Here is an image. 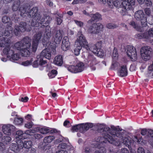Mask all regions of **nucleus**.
<instances>
[{
  "label": "nucleus",
  "mask_w": 153,
  "mask_h": 153,
  "mask_svg": "<svg viewBox=\"0 0 153 153\" xmlns=\"http://www.w3.org/2000/svg\"><path fill=\"white\" fill-rule=\"evenodd\" d=\"M30 9L29 6L24 5L21 7L19 10L21 13V16L22 17L27 15L29 18L33 17L31 23L32 26L37 27L39 24L47 25L52 20L51 18L46 15H41L40 13L38 12L37 7H33L30 10Z\"/></svg>",
  "instance_id": "nucleus-1"
},
{
  "label": "nucleus",
  "mask_w": 153,
  "mask_h": 153,
  "mask_svg": "<svg viewBox=\"0 0 153 153\" xmlns=\"http://www.w3.org/2000/svg\"><path fill=\"white\" fill-rule=\"evenodd\" d=\"M114 131L112 135L111 139L109 140V142L117 146H120L122 143L128 147L129 149L131 147V140L127 137L124 136V132L122 129L119 128V126H112Z\"/></svg>",
  "instance_id": "nucleus-2"
},
{
  "label": "nucleus",
  "mask_w": 153,
  "mask_h": 153,
  "mask_svg": "<svg viewBox=\"0 0 153 153\" xmlns=\"http://www.w3.org/2000/svg\"><path fill=\"white\" fill-rule=\"evenodd\" d=\"M112 126L115 127L114 126H111V128L103 124H96L93 125V129L99 132H102V134L103 137L100 138L99 141V143H105L106 140L108 142L109 140L111 139L112 133L114 131L112 129Z\"/></svg>",
  "instance_id": "nucleus-3"
},
{
  "label": "nucleus",
  "mask_w": 153,
  "mask_h": 153,
  "mask_svg": "<svg viewBox=\"0 0 153 153\" xmlns=\"http://www.w3.org/2000/svg\"><path fill=\"white\" fill-rule=\"evenodd\" d=\"M12 33V28L10 26L7 27L4 30L3 27H0V37L3 35L5 36L0 39V47H5L10 45Z\"/></svg>",
  "instance_id": "nucleus-4"
},
{
  "label": "nucleus",
  "mask_w": 153,
  "mask_h": 153,
  "mask_svg": "<svg viewBox=\"0 0 153 153\" xmlns=\"http://www.w3.org/2000/svg\"><path fill=\"white\" fill-rule=\"evenodd\" d=\"M47 48L44 49L41 53L40 56L44 57L46 59H51L52 54L56 53V51L55 44H49L47 46Z\"/></svg>",
  "instance_id": "nucleus-5"
},
{
  "label": "nucleus",
  "mask_w": 153,
  "mask_h": 153,
  "mask_svg": "<svg viewBox=\"0 0 153 153\" xmlns=\"http://www.w3.org/2000/svg\"><path fill=\"white\" fill-rule=\"evenodd\" d=\"M30 42L31 39L28 37H26L21 41L16 43L14 44V46L17 50L21 51L24 48H27V46H30Z\"/></svg>",
  "instance_id": "nucleus-6"
},
{
  "label": "nucleus",
  "mask_w": 153,
  "mask_h": 153,
  "mask_svg": "<svg viewBox=\"0 0 153 153\" xmlns=\"http://www.w3.org/2000/svg\"><path fill=\"white\" fill-rule=\"evenodd\" d=\"M135 4V0H125L122 2L120 7V12L127 13L128 11L131 10L132 6Z\"/></svg>",
  "instance_id": "nucleus-7"
},
{
  "label": "nucleus",
  "mask_w": 153,
  "mask_h": 153,
  "mask_svg": "<svg viewBox=\"0 0 153 153\" xmlns=\"http://www.w3.org/2000/svg\"><path fill=\"white\" fill-rule=\"evenodd\" d=\"M152 49L149 46L143 47L140 49V55L142 59L145 61H147L151 58Z\"/></svg>",
  "instance_id": "nucleus-8"
},
{
  "label": "nucleus",
  "mask_w": 153,
  "mask_h": 153,
  "mask_svg": "<svg viewBox=\"0 0 153 153\" xmlns=\"http://www.w3.org/2000/svg\"><path fill=\"white\" fill-rule=\"evenodd\" d=\"M103 28V26L101 23H94L88 27V31L91 34H97L102 31Z\"/></svg>",
  "instance_id": "nucleus-9"
},
{
  "label": "nucleus",
  "mask_w": 153,
  "mask_h": 153,
  "mask_svg": "<svg viewBox=\"0 0 153 153\" xmlns=\"http://www.w3.org/2000/svg\"><path fill=\"white\" fill-rule=\"evenodd\" d=\"M17 146H15L17 151H19L20 149L24 148L29 149L30 148L32 145V142L30 140L25 141L24 142L21 140H18L17 142Z\"/></svg>",
  "instance_id": "nucleus-10"
},
{
  "label": "nucleus",
  "mask_w": 153,
  "mask_h": 153,
  "mask_svg": "<svg viewBox=\"0 0 153 153\" xmlns=\"http://www.w3.org/2000/svg\"><path fill=\"white\" fill-rule=\"evenodd\" d=\"M134 17L136 19L141 22L142 26L145 27L147 25V19L143 11L140 10L137 11L135 13Z\"/></svg>",
  "instance_id": "nucleus-11"
},
{
  "label": "nucleus",
  "mask_w": 153,
  "mask_h": 153,
  "mask_svg": "<svg viewBox=\"0 0 153 153\" xmlns=\"http://www.w3.org/2000/svg\"><path fill=\"white\" fill-rule=\"evenodd\" d=\"M84 65L82 62H79L75 65L69 66L68 70L72 73H76L82 71L84 69Z\"/></svg>",
  "instance_id": "nucleus-12"
},
{
  "label": "nucleus",
  "mask_w": 153,
  "mask_h": 153,
  "mask_svg": "<svg viewBox=\"0 0 153 153\" xmlns=\"http://www.w3.org/2000/svg\"><path fill=\"white\" fill-rule=\"evenodd\" d=\"M10 45L5 47V48L3 50L4 53L7 55V57H10L11 56V59L13 60H18L19 57V54L16 53L13 55L14 51L10 48Z\"/></svg>",
  "instance_id": "nucleus-13"
},
{
  "label": "nucleus",
  "mask_w": 153,
  "mask_h": 153,
  "mask_svg": "<svg viewBox=\"0 0 153 153\" xmlns=\"http://www.w3.org/2000/svg\"><path fill=\"white\" fill-rule=\"evenodd\" d=\"M98 59L93 55H89L87 57V61L90 63V67L93 70H96V68L94 65L100 62Z\"/></svg>",
  "instance_id": "nucleus-14"
},
{
  "label": "nucleus",
  "mask_w": 153,
  "mask_h": 153,
  "mask_svg": "<svg viewBox=\"0 0 153 153\" xmlns=\"http://www.w3.org/2000/svg\"><path fill=\"white\" fill-rule=\"evenodd\" d=\"M77 37V39L75 42H77V45L85 48H88V43L86 41L85 37L82 34H81V32H78Z\"/></svg>",
  "instance_id": "nucleus-15"
},
{
  "label": "nucleus",
  "mask_w": 153,
  "mask_h": 153,
  "mask_svg": "<svg viewBox=\"0 0 153 153\" xmlns=\"http://www.w3.org/2000/svg\"><path fill=\"white\" fill-rule=\"evenodd\" d=\"M141 134L143 135H147L148 142L152 147L153 146V131L150 129L148 130L146 129H143L141 131Z\"/></svg>",
  "instance_id": "nucleus-16"
},
{
  "label": "nucleus",
  "mask_w": 153,
  "mask_h": 153,
  "mask_svg": "<svg viewBox=\"0 0 153 153\" xmlns=\"http://www.w3.org/2000/svg\"><path fill=\"white\" fill-rule=\"evenodd\" d=\"M63 31L62 30H56L54 31L53 36V42L52 44H59L61 40L62 37Z\"/></svg>",
  "instance_id": "nucleus-17"
},
{
  "label": "nucleus",
  "mask_w": 153,
  "mask_h": 153,
  "mask_svg": "<svg viewBox=\"0 0 153 153\" xmlns=\"http://www.w3.org/2000/svg\"><path fill=\"white\" fill-rule=\"evenodd\" d=\"M126 53L128 57H129L132 61H135L137 59V52L134 47L128 46Z\"/></svg>",
  "instance_id": "nucleus-18"
},
{
  "label": "nucleus",
  "mask_w": 153,
  "mask_h": 153,
  "mask_svg": "<svg viewBox=\"0 0 153 153\" xmlns=\"http://www.w3.org/2000/svg\"><path fill=\"white\" fill-rule=\"evenodd\" d=\"M27 24L25 22H21L19 24V26L16 25L14 30V33L16 36H18L21 32H24L26 30Z\"/></svg>",
  "instance_id": "nucleus-19"
},
{
  "label": "nucleus",
  "mask_w": 153,
  "mask_h": 153,
  "mask_svg": "<svg viewBox=\"0 0 153 153\" xmlns=\"http://www.w3.org/2000/svg\"><path fill=\"white\" fill-rule=\"evenodd\" d=\"M42 34L40 32L36 33L34 35L33 39L32 45L34 50H37L39 42L42 38Z\"/></svg>",
  "instance_id": "nucleus-20"
},
{
  "label": "nucleus",
  "mask_w": 153,
  "mask_h": 153,
  "mask_svg": "<svg viewBox=\"0 0 153 153\" xmlns=\"http://www.w3.org/2000/svg\"><path fill=\"white\" fill-rule=\"evenodd\" d=\"M51 31L49 30H46L43 36L42 39V43L43 46L46 47L49 44H52L49 41L51 35Z\"/></svg>",
  "instance_id": "nucleus-21"
},
{
  "label": "nucleus",
  "mask_w": 153,
  "mask_h": 153,
  "mask_svg": "<svg viewBox=\"0 0 153 153\" xmlns=\"http://www.w3.org/2000/svg\"><path fill=\"white\" fill-rule=\"evenodd\" d=\"M15 127L12 125L8 124L3 126L2 129L3 133L5 134L10 135L15 130Z\"/></svg>",
  "instance_id": "nucleus-22"
},
{
  "label": "nucleus",
  "mask_w": 153,
  "mask_h": 153,
  "mask_svg": "<svg viewBox=\"0 0 153 153\" xmlns=\"http://www.w3.org/2000/svg\"><path fill=\"white\" fill-rule=\"evenodd\" d=\"M27 48H24L20 51L21 54L23 56H29L30 53L32 52H35L36 50H34L33 49V47L31 45L30 43V46H27Z\"/></svg>",
  "instance_id": "nucleus-23"
},
{
  "label": "nucleus",
  "mask_w": 153,
  "mask_h": 153,
  "mask_svg": "<svg viewBox=\"0 0 153 153\" xmlns=\"http://www.w3.org/2000/svg\"><path fill=\"white\" fill-rule=\"evenodd\" d=\"M91 17V19L88 22V24H91L95 21L98 22L102 19L101 15L98 13L92 14Z\"/></svg>",
  "instance_id": "nucleus-24"
},
{
  "label": "nucleus",
  "mask_w": 153,
  "mask_h": 153,
  "mask_svg": "<svg viewBox=\"0 0 153 153\" xmlns=\"http://www.w3.org/2000/svg\"><path fill=\"white\" fill-rule=\"evenodd\" d=\"M70 45V44L68 37L66 36L64 37L62 41V49L63 51H66L69 49Z\"/></svg>",
  "instance_id": "nucleus-25"
},
{
  "label": "nucleus",
  "mask_w": 153,
  "mask_h": 153,
  "mask_svg": "<svg viewBox=\"0 0 153 153\" xmlns=\"http://www.w3.org/2000/svg\"><path fill=\"white\" fill-rule=\"evenodd\" d=\"M88 48H85L87 50H90L93 53H96L97 49H99L100 48H101L102 47V43L101 41L98 42L96 44H92L90 45L89 47L88 45Z\"/></svg>",
  "instance_id": "nucleus-26"
},
{
  "label": "nucleus",
  "mask_w": 153,
  "mask_h": 153,
  "mask_svg": "<svg viewBox=\"0 0 153 153\" xmlns=\"http://www.w3.org/2000/svg\"><path fill=\"white\" fill-rule=\"evenodd\" d=\"M81 124V133H84L87 131L89 128L93 127L92 123H85Z\"/></svg>",
  "instance_id": "nucleus-27"
},
{
  "label": "nucleus",
  "mask_w": 153,
  "mask_h": 153,
  "mask_svg": "<svg viewBox=\"0 0 153 153\" xmlns=\"http://www.w3.org/2000/svg\"><path fill=\"white\" fill-rule=\"evenodd\" d=\"M118 75L121 77H124L127 74V70L126 65L121 66L118 71Z\"/></svg>",
  "instance_id": "nucleus-28"
},
{
  "label": "nucleus",
  "mask_w": 153,
  "mask_h": 153,
  "mask_svg": "<svg viewBox=\"0 0 153 153\" xmlns=\"http://www.w3.org/2000/svg\"><path fill=\"white\" fill-rule=\"evenodd\" d=\"M144 38L150 40L153 37V30L151 28L149 29L147 32L144 33Z\"/></svg>",
  "instance_id": "nucleus-29"
},
{
  "label": "nucleus",
  "mask_w": 153,
  "mask_h": 153,
  "mask_svg": "<svg viewBox=\"0 0 153 153\" xmlns=\"http://www.w3.org/2000/svg\"><path fill=\"white\" fill-rule=\"evenodd\" d=\"M54 62L55 64L58 66L62 65L63 63L62 56L59 55L56 56L55 58Z\"/></svg>",
  "instance_id": "nucleus-30"
},
{
  "label": "nucleus",
  "mask_w": 153,
  "mask_h": 153,
  "mask_svg": "<svg viewBox=\"0 0 153 153\" xmlns=\"http://www.w3.org/2000/svg\"><path fill=\"white\" fill-rule=\"evenodd\" d=\"M77 42H75L74 45V52L75 55H78L79 54V52L82 48V46L77 44Z\"/></svg>",
  "instance_id": "nucleus-31"
},
{
  "label": "nucleus",
  "mask_w": 153,
  "mask_h": 153,
  "mask_svg": "<svg viewBox=\"0 0 153 153\" xmlns=\"http://www.w3.org/2000/svg\"><path fill=\"white\" fill-rule=\"evenodd\" d=\"M26 135V133H23L22 131L20 130L16 132L15 136L16 138H19L20 140H21L23 138L25 139Z\"/></svg>",
  "instance_id": "nucleus-32"
},
{
  "label": "nucleus",
  "mask_w": 153,
  "mask_h": 153,
  "mask_svg": "<svg viewBox=\"0 0 153 153\" xmlns=\"http://www.w3.org/2000/svg\"><path fill=\"white\" fill-rule=\"evenodd\" d=\"M81 124L76 125L71 127V131L72 132H81Z\"/></svg>",
  "instance_id": "nucleus-33"
},
{
  "label": "nucleus",
  "mask_w": 153,
  "mask_h": 153,
  "mask_svg": "<svg viewBox=\"0 0 153 153\" xmlns=\"http://www.w3.org/2000/svg\"><path fill=\"white\" fill-rule=\"evenodd\" d=\"M95 146L98 148V149L95 151V153H106V149L103 147H99L97 145H95Z\"/></svg>",
  "instance_id": "nucleus-34"
},
{
  "label": "nucleus",
  "mask_w": 153,
  "mask_h": 153,
  "mask_svg": "<svg viewBox=\"0 0 153 153\" xmlns=\"http://www.w3.org/2000/svg\"><path fill=\"white\" fill-rule=\"evenodd\" d=\"M148 76L152 78L153 76V62L152 64L149 65L148 68V72L147 74Z\"/></svg>",
  "instance_id": "nucleus-35"
},
{
  "label": "nucleus",
  "mask_w": 153,
  "mask_h": 153,
  "mask_svg": "<svg viewBox=\"0 0 153 153\" xmlns=\"http://www.w3.org/2000/svg\"><path fill=\"white\" fill-rule=\"evenodd\" d=\"M54 139L53 136H49L45 137L44 139V143H49L53 141Z\"/></svg>",
  "instance_id": "nucleus-36"
},
{
  "label": "nucleus",
  "mask_w": 153,
  "mask_h": 153,
  "mask_svg": "<svg viewBox=\"0 0 153 153\" xmlns=\"http://www.w3.org/2000/svg\"><path fill=\"white\" fill-rule=\"evenodd\" d=\"M11 140L10 137L8 136L3 137L1 139V141L4 143L6 144H9Z\"/></svg>",
  "instance_id": "nucleus-37"
},
{
  "label": "nucleus",
  "mask_w": 153,
  "mask_h": 153,
  "mask_svg": "<svg viewBox=\"0 0 153 153\" xmlns=\"http://www.w3.org/2000/svg\"><path fill=\"white\" fill-rule=\"evenodd\" d=\"M20 2L19 0H16L15 1L12 6V10L13 11H17L19 6Z\"/></svg>",
  "instance_id": "nucleus-38"
},
{
  "label": "nucleus",
  "mask_w": 153,
  "mask_h": 153,
  "mask_svg": "<svg viewBox=\"0 0 153 153\" xmlns=\"http://www.w3.org/2000/svg\"><path fill=\"white\" fill-rule=\"evenodd\" d=\"M23 123V119L22 118H15L14 120V123L17 125H22Z\"/></svg>",
  "instance_id": "nucleus-39"
},
{
  "label": "nucleus",
  "mask_w": 153,
  "mask_h": 153,
  "mask_svg": "<svg viewBox=\"0 0 153 153\" xmlns=\"http://www.w3.org/2000/svg\"><path fill=\"white\" fill-rule=\"evenodd\" d=\"M113 4L115 7H116L120 8V7L122 6V3L120 2L119 1L117 0H116L114 1L113 2H112Z\"/></svg>",
  "instance_id": "nucleus-40"
},
{
  "label": "nucleus",
  "mask_w": 153,
  "mask_h": 153,
  "mask_svg": "<svg viewBox=\"0 0 153 153\" xmlns=\"http://www.w3.org/2000/svg\"><path fill=\"white\" fill-rule=\"evenodd\" d=\"M57 74V71L55 70H53L48 74L49 77L51 78L54 77Z\"/></svg>",
  "instance_id": "nucleus-41"
},
{
  "label": "nucleus",
  "mask_w": 153,
  "mask_h": 153,
  "mask_svg": "<svg viewBox=\"0 0 153 153\" xmlns=\"http://www.w3.org/2000/svg\"><path fill=\"white\" fill-rule=\"evenodd\" d=\"M113 57L115 59H116L119 56L118 53L117 48H114L112 54Z\"/></svg>",
  "instance_id": "nucleus-42"
},
{
  "label": "nucleus",
  "mask_w": 153,
  "mask_h": 153,
  "mask_svg": "<svg viewBox=\"0 0 153 153\" xmlns=\"http://www.w3.org/2000/svg\"><path fill=\"white\" fill-rule=\"evenodd\" d=\"M106 26L109 29H113L118 27V26L112 23H109L107 24Z\"/></svg>",
  "instance_id": "nucleus-43"
},
{
  "label": "nucleus",
  "mask_w": 153,
  "mask_h": 153,
  "mask_svg": "<svg viewBox=\"0 0 153 153\" xmlns=\"http://www.w3.org/2000/svg\"><path fill=\"white\" fill-rule=\"evenodd\" d=\"M94 53L96 54L99 56H102L104 55V52L101 49V48H100L98 50L97 49L96 53Z\"/></svg>",
  "instance_id": "nucleus-44"
},
{
  "label": "nucleus",
  "mask_w": 153,
  "mask_h": 153,
  "mask_svg": "<svg viewBox=\"0 0 153 153\" xmlns=\"http://www.w3.org/2000/svg\"><path fill=\"white\" fill-rule=\"evenodd\" d=\"M40 133L42 134H45L50 132V130L49 129L45 128H41L40 130Z\"/></svg>",
  "instance_id": "nucleus-45"
},
{
  "label": "nucleus",
  "mask_w": 153,
  "mask_h": 153,
  "mask_svg": "<svg viewBox=\"0 0 153 153\" xmlns=\"http://www.w3.org/2000/svg\"><path fill=\"white\" fill-rule=\"evenodd\" d=\"M58 15L59 17H56V21L57 22V25H60L62 21V20L61 18L62 17V16L61 15L59 16V14H58Z\"/></svg>",
  "instance_id": "nucleus-46"
},
{
  "label": "nucleus",
  "mask_w": 153,
  "mask_h": 153,
  "mask_svg": "<svg viewBox=\"0 0 153 153\" xmlns=\"http://www.w3.org/2000/svg\"><path fill=\"white\" fill-rule=\"evenodd\" d=\"M58 147L62 149H69L70 148L69 146H67L65 143H61L59 144Z\"/></svg>",
  "instance_id": "nucleus-47"
},
{
  "label": "nucleus",
  "mask_w": 153,
  "mask_h": 153,
  "mask_svg": "<svg viewBox=\"0 0 153 153\" xmlns=\"http://www.w3.org/2000/svg\"><path fill=\"white\" fill-rule=\"evenodd\" d=\"M33 61L32 58H31L30 60H27L26 61H25L22 62V64L25 66H27L30 64Z\"/></svg>",
  "instance_id": "nucleus-48"
},
{
  "label": "nucleus",
  "mask_w": 153,
  "mask_h": 153,
  "mask_svg": "<svg viewBox=\"0 0 153 153\" xmlns=\"http://www.w3.org/2000/svg\"><path fill=\"white\" fill-rule=\"evenodd\" d=\"M13 0H0V9L1 8L4 3H8L11 2Z\"/></svg>",
  "instance_id": "nucleus-49"
},
{
  "label": "nucleus",
  "mask_w": 153,
  "mask_h": 153,
  "mask_svg": "<svg viewBox=\"0 0 153 153\" xmlns=\"http://www.w3.org/2000/svg\"><path fill=\"white\" fill-rule=\"evenodd\" d=\"M2 20L3 23H6L9 22L10 19L7 16H4L2 17Z\"/></svg>",
  "instance_id": "nucleus-50"
},
{
  "label": "nucleus",
  "mask_w": 153,
  "mask_h": 153,
  "mask_svg": "<svg viewBox=\"0 0 153 153\" xmlns=\"http://www.w3.org/2000/svg\"><path fill=\"white\" fill-rule=\"evenodd\" d=\"M42 145H40L39 147L43 150H45L48 148V145L45 144V143H42Z\"/></svg>",
  "instance_id": "nucleus-51"
},
{
  "label": "nucleus",
  "mask_w": 153,
  "mask_h": 153,
  "mask_svg": "<svg viewBox=\"0 0 153 153\" xmlns=\"http://www.w3.org/2000/svg\"><path fill=\"white\" fill-rule=\"evenodd\" d=\"M33 125V124L32 123L28 122L25 124V126L27 128H31Z\"/></svg>",
  "instance_id": "nucleus-52"
},
{
  "label": "nucleus",
  "mask_w": 153,
  "mask_h": 153,
  "mask_svg": "<svg viewBox=\"0 0 153 153\" xmlns=\"http://www.w3.org/2000/svg\"><path fill=\"white\" fill-rule=\"evenodd\" d=\"M137 38L139 39H141L142 38H144V33H140L137 34L136 35Z\"/></svg>",
  "instance_id": "nucleus-53"
},
{
  "label": "nucleus",
  "mask_w": 153,
  "mask_h": 153,
  "mask_svg": "<svg viewBox=\"0 0 153 153\" xmlns=\"http://www.w3.org/2000/svg\"><path fill=\"white\" fill-rule=\"evenodd\" d=\"M118 64V62H113L111 66V69H114L117 66Z\"/></svg>",
  "instance_id": "nucleus-54"
},
{
  "label": "nucleus",
  "mask_w": 153,
  "mask_h": 153,
  "mask_svg": "<svg viewBox=\"0 0 153 153\" xmlns=\"http://www.w3.org/2000/svg\"><path fill=\"white\" fill-rule=\"evenodd\" d=\"M112 2H113L112 0H108L107 1V3L108 4V6L111 8L113 7V3H112Z\"/></svg>",
  "instance_id": "nucleus-55"
},
{
  "label": "nucleus",
  "mask_w": 153,
  "mask_h": 153,
  "mask_svg": "<svg viewBox=\"0 0 153 153\" xmlns=\"http://www.w3.org/2000/svg\"><path fill=\"white\" fill-rule=\"evenodd\" d=\"M145 12L146 14L147 15H148L149 16H150V14L151 13V11L149 8H145Z\"/></svg>",
  "instance_id": "nucleus-56"
},
{
  "label": "nucleus",
  "mask_w": 153,
  "mask_h": 153,
  "mask_svg": "<svg viewBox=\"0 0 153 153\" xmlns=\"http://www.w3.org/2000/svg\"><path fill=\"white\" fill-rule=\"evenodd\" d=\"M120 153H129L128 150L126 148L121 149Z\"/></svg>",
  "instance_id": "nucleus-57"
},
{
  "label": "nucleus",
  "mask_w": 153,
  "mask_h": 153,
  "mask_svg": "<svg viewBox=\"0 0 153 153\" xmlns=\"http://www.w3.org/2000/svg\"><path fill=\"white\" fill-rule=\"evenodd\" d=\"M137 153H146L144 149L142 147H139L137 150Z\"/></svg>",
  "instance_id": "nucleus-58"
},
{
  "label": "nucleus",
  "mask_w": 153,
  "mask_h": 153,
  "mask_svg": "<svg viewBox=\"0 0 153 153\" xmlns=\"http://www.w3.org/2000/svg\"><path fill=\"white\" fill-rule=\"evenodd\" d=\"M145 4L147 6H150L152 4V2L150 0H146L145 1Z\"/></svg>",
  "instance_id": "nucleus-59"
},
{
  "label": "nucleus",
  "mask_w": 153,
  "mask_h": 153,
  "mask_svg": "<svg viewBox=\"0 0 153 153\" xmlns=\"http://www.w3.org/2000/svg\"><path fill=\"white\" fill-rule=\"evenodd\" d=\"M46 63V62L45 60L42 59H41L39 62V64L40 65H43Z\"/></svg>",
  "instance_id": "nucleus-60"
},
{
  "label": "nucleus",
  "mask_w": 153,
  "mask_h": 153,
  "mask_svg": "<svg viewBox=\"0 0 153 153\" xmlns=\"http://www.w3.org/2000/svg\"><path fill=\"white\" fill-rule=\"evenodd\" d=\"M34 137L36 139H39L41 138L42 137V136L41 134H36L34 135Z\"/></svg>",
  "instance_id": "nucleus-61"
},
{
  "label": "nucleus",
  "mask_w": 153,
  "mask_h": 153,
  "mask_svg": "<svg viewBox=\"0 0 153 153\" xmlns=\"http://www.w3.org/2000/svg\"><path fill=\"white\" fill-rule=\"evenodd\" d=\"M130 25H131L134 28H135L137 25L134 21H131L129 23Z\"/></svg>",
  "instance_id": "nucleus-62"
},
{
  "label": "nucleus",
  "mask_w": 153,
  "mask_h": 153,
  "mask_svg": "<svg viewBox=\"0 0 153 153\" xmlns=\"http://www.w3.org/2000/svg\"><path fill=\"white\" fill-rule=\"evenodd\" d=\"M5 146L2 142H0V150H3L5 149Z\"/></svg>",
  "instance_id": "nucleus-63"
},
{
  "label": "nucleus",
  "mask_w": 153,
  "mask_h": 153,
  "mask_svg": "<svg viewBox=\"0 0 153 153\" xmlns=\"http://www.w3.org/2000/svg\"><path fill=\"white\" fill-rule=\"evenodd\" d=\"M143 26L142 27H140L138 26V25L135 28V29L138 31L140 32H143L144 30L143 28Z\"/></svg>",
  "instance_id": "nucleus-64"
}]
</instances>
